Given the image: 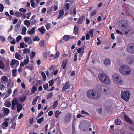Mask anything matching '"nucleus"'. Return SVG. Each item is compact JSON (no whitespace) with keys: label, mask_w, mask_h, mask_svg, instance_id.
I'll list each match as a JSON object with an SVG mask.
<instances>
[{"label":"nucleus","mask_w":134,"mask_h":134,"mask_svg":"<svg viewBox=\"0 0 134 134\" xmlns=\"http://www.w3.org/2000/svg\"><path fill=\"white\" fill-rule=\"evenodd\" d=\"M119 23L120 24L123 28H125L128 24V21L126 20H121L119 21Z\"/></svg>","instance_id":"9d476101"},{"label":"nucleus","mask_w":134,"mask_h":134,"mask_svg":"<svg viewBox=\"0 0 134 134\" xmlns=\"http://www.w3.org/2000/svg\"><path fill=\"white\" fill-rule=\"evenodd\" d=\"M43 86L44 90H47L48 87V85L47 83L45 85H43Z\"/></svg>","instance_id":"338daca9"},{"label":"nucleus","mask_w":134,"mask_h":134,"mask_svg":"<svg viewBox=\"0 0 134 134\" xmlns=\"http://www.w3.org/2000/svg\"><path fill=\"white\" fill-rule=\"evenodd\" d=\"M58 100H56L54 103L53 105V109H55L57 106L58 104Z\"/></svg>","instance_id":"c03bdc74"},{"label":"nucleus","mask_w":134,"mask_h":134,"mask_svg":"<svg viewBox=\"0 0 134 134\" xmlns=\"http://www.w3.org/2000/svg\"><path fill=\"white\" fill-rule=\"evenodd\" d=\"M36 16V15H34L30 19L31 23L32 25H34L37 22L36 20L35 19Z\"/></svg>","instance_id":"a211bd4d"},{"label":"nucleus","mask_w":134,"mask_h":134,"mask_svg":"<svg viewBox=\"0 0 134 134\" xmlns=\"http://www.w3.org/2000/svg\"><path fill=\"white\" fill-rule=\"evenodd\" d=\"M129 58L131 59L130 62L129 63V64H130L134 62V56L133 55H131L129 56Z\"/></svg>","instance_id":"c85d7f7f"},{"label":"nucleus","mask_w":134,"mask_h":134,"mask_svg":"<svg viewBox=\"0 0 134 134\" xmlns=\"http://www.w3.org/2000/svg\"><path fill=\"white\" fill-rule=\"evenodd\" d=\"M87 97L91 99L96 100L99 98L100 93L99 92L92 89H90L87 92Z\"/></svg>","instance_id":"f257e3e1"},{"label":"nucleus","mask_w":134,"mask_h":134,"mask_svg":"<svg viewBox=\"0 0 134 134\" xmlns=\"http://www.w3.org/2000/svg\"><path fill=\"white\" fill-rule=\"evenodd\" d=\"M30 23V21L27 20H25L24 22V24L26 26L28 27H29Z\"/></svg>","instance_id":"473e14b6"},{"label":"nucleus","mask_w":134,"mask_h":134,"mask_svg":"<svg viewBox=\"0 0 134 134\" xmlns=\"http://www.w3.org/2000/svg\"><path fill=\"white\" fill-rule=\"evenodd\" d=\"M26 68L31 70H33L34 69V65L31 64H30L26 66Z\"/></svg>","instance_id":"c9c22d12"},{"label":"nucleus","mask_w":134,"mask_h":134,"mask_svg":"<svg viewBox=\"0 0 134 134\" xmlns=\"http://www.w3.org/2000/svg\"><path fill=\"white\" fill-rule=\"evenodd\" d=\"M15 16L18 17H23L24 19H25L26 17L24 14L18 11L15 12Z\"/></svg>","instance_id":"9b49d317"},{"label":"nucleus","mask_w":134,"mask_h":134,"mask_svg":"<svg viewBox=\"0 0 134 134\" xmlns=\"http://www.w3.org/2000/svg\"><path fill=\"white\" fill-rule=\"evenodd\" d=\"M26 9H24L23 8H21L19 9V11L20 12H22L23 13H25L26 11Z\"/></svg>","instance_id":"5fc2aeb1"},{"label":"nucleus","mask_w":134,"mask_h":134,"mask_svg":"<svg viewBox=\"0 0 134 134\" xmlns=\"http://www.w3.org/2000/svg\"><path fill=\"white\" fill-rule=\"evenodd\" d=\"M35 55V52L33 51H32L31 52V55L30 56V58L31 59L34 58Z\"/></svg>","instance_id":"864d4df0"},{"label":"nucleus","mask_w":134,"mask_h":134,"mask_svg":"<svg viewBox=\"0 0 134 134\" xmlns=\"http://www.w3.org/2000/svg\"><path fill=\"white\" fill-rule=\"evenodd\" d=\"M40 40V38L38 37L37 36H36L35 38H34L33 40L34 41H38Z\"/></svg>","instance_id":"774afa93"},{"label":"nucleus","mask_w":134,"mask_h":134,"mask_svg":"<svg viewBox=\"0 0 134 134\" xmlns=\"http://www.w3.org/2000/svg\"><path fill=\"white\" fill-rule=\"evenodd\" d=\"M18 99L16 98H14L12 101L11 109L12 110H14L15 109V107L16 105L18 104Z\"/></svg>","instance_id":"6e6552de"},{"label":"nucleus","mask_w":134,"mask_h":134,"mask_svg":"<svg viewBox=\"0 0 134 134\" xmlns=\"http://www.w3.org/2000/svg\"><path fill=\"white\" fill-rule=\"evenodd\" d=\"M128 52L130 53H134V44L131 43L129 44L127 47Z\"/></svg>","instance_id":"39448f33"},{"label":"nucleus","mask_w":134,"mask_h":134,"mask_svg":"<svg viewBox=\"0 0 134 134\" xmlns=\"http://www.w3.org/2000/svg\"><path fill=\"white\" fill-rule=\"evenodd\" d=\"M19 64V62L18 60L16 59H13L11 62L10 66L12 68H14L13 66L15 65H16V66L15 67L16 68L18 66Z\"/></svg>","instance_id":"0eeeda50"},{"label":"nucleus","mask_w":134,"mask_h":134,"mask_svg":"<svg viewBox=\"0 0 134 134\" xmlns=\"http://www.w3.org/2000/svg\"><path fill=\"white\" fill-rule=\"evenodd\" d=\"M71 119V114L70 113H68L65 116L64 121L65 123H67L70 121Z\"/></svg>","instance_id":"ddd939ff"},{"label":"nucleus","mask_w":134,"mask_h":134,"mask_svg":"<svg viewBox=\"0 0 134 134\" xmlns=\"http://www.w3.org/2000/svg\"><path fill=\"white\" fill-rule=\"evenodd\" d=\"M128 31H126L125 32L124 35L126 36L131 35L133 34V29L131 27L129 28L128 30Z\"/></svg>","instance_id":"f8f14e48"},{"label":"nucleus","mask_w":134,"mask_h":134,"mask_svg":"<svg viewBox=\"0 0 134 134\" xmlns=\"http://www.w3.org/2000/svg\"><path fill=\"white\" fill-rule=\"evenodd\" d=\"M38 97L39 96H37L33 99L32 103V104L33 105H35L36 104V102L38 100Z\"/></svg>","instance_id":"58836bf2"},{"label":"nucleus","mask_w":134,"mask_h":134,"mask_svg":"<svg viewBox=\"0 0 134 134\" xmlns=\"http://www.w3.org/2000/svg\"><path fill=\"white\" fill-rule=\"evenodd\" d=\"M94 31L93 29H91L89 31V33L91 35L92 37L93 36Z\"/></svg>","instance_id":"6e6d98bb"},{"label":"nucleus","mask_w":134,"mask_h":134,"mask_svg":"<svg viewBox=\"0 0 134 134\" xmlns=\"http://www.w3.org/2000/svg\"><path fill=\"white\" fill-rule=\"evenodd\" d=\"M25 45H26V44L24 43V42H21L20 44V47L21 48H23L24 47Z\"/></svg>","instance_id":"bf43d9fd"},{"label":"nucleus","mask_w":134,"mask_h":134,"mask_svg":"<svg viewBox=\"0 0 134 134\" xmlns=\"http://www.w3.org/2000/svg\"><path fill=\"white\" fill-rule=\"evenodd\" d=\"M124 118L126 121H127L131 124H132L133 123L132 120H131L127 116L125 115L124 116Z\"/></svg>","instance_id":"6ab92c4d"},{"label":"nucleus","mask_w":134,"mask_h":134,"mask_svg":"<svg viewBox=\"0 0 134 134\" xmlns=\"http://www.w3.org/2000/svg\"><path fill=\"white\" fill-rule=\"evenodd\" d=\"M5 87L3 84L0 83V90L2 91L5 89Z\"/></svg>","instance_id":"3c124183"},{"label":"nucleus","mask_w":134,"mask_h":134,"mask_svg":"<svg viewBox=\"0 0 134 134\" xmlns=\"http://www.w3.org/2000/svg\"><path fill=\"white\" fill-rule=\"evenodd\" d=\"M84 47L85 45H83L81 47L79 48L77 50V52L80 53L79 55V57H80L81 58L82 56L83 55L84 53Z\"/></svg>","instance_id":"423d86ee"},{"label":"nucleus","mask_w":134,"mask_h":134,"mask_svg":"<svg viewBox=\"0 0 134 134\" xmlns=\"http://www.w3.org/2000/svg\"><path fill=\"white\" fill-rule=\"evenodd\" d=\"M97 13L96 11L95 10H93L91 13L90 14V16L91 17H92L94 15H95Z\"/></svg>","instance_id":"a18cd8bd"},{"label":"nucleus","mask_w":134,"mask_h":134,"mask_svg":"<svg viewBox=\"0 0 134 134\" xmlns=\"http://www.w3.org/2000/svg\"><path fill=\"white\" fill-rule=\"evenodd\" d=\"M97 86L98 89L100 90L102 92H103V90L105 88V86L101 84L98 85Z\"/></svg>","instance_id":"4be33fe9"},{"label":"nucleus","mask_w":134,"mask_h":134,"mask_svg":"<svg viewBox=\"0 0 134 134\" xmlns=\"http://www.w3.org/2000/svg\"><path fill=\"white\" fill-rule=\"evenodd\" d=\"M2 111L3 114V116L4 117L8 115L10 111L9 109L5 107H3L2 109Z\"/></svg>","instance_id":"1a4fd4ad"},{"label":"nucleus","mask_w":134,"mask_h":134,"mask_svg":"<svg viewBox=\"0 0 134 134\" xmlns=\"http://www.w3.org/2000/svg\"><path fill=\"white\" fill-rule=\"evenodd\" d=\"M77 52H76L74 54V62H75L77 61Z\"/></svg>","instance_id":"e2e57ef3"},{"label":"nucleus","mask_w":134,"mask_h":134,"mask_svg":"<svg viewBox=\"0 0 134 134\" xmlns=\"http://www.w3.org/2000/svg\"><path fill=\"white\" fill-rule=\"evenodd\" d=\"M103 91L104 93L106 94H108L109 92V90L106 87H105V88L103 90Z\"/></svg>","instance_id":"72a5a7b5"},{"label":"nucleus","mask_w":134,"mask_h":134,"mask_svg":"<svg viewBox=\"0 0 134 134\" xmlns=\"http://www.w3.org/2000/svg\"><path fill=\"white\" fill-rule=\"evenodd\" d=\"M35 0H30V3L31 6L33 8H35L36 7V5H35V3L34 2V1Z\"/></svg>","instance_id":"49530a36"},{"label":"nucleus","mask_w":134,"mask_h":134,"mask_svg":"<svg viewBox=\"0 0 134 134\" xmlns=\"http://www.w3.org/2000/svg\"><path fill=\"white\" fill-rule=\"evenodd\" d=\"M81 114H85L87 115H89V114L87 112H86L85 111L82 110L81 111Z\"/></svg>","instance_id":"680f3d73"},{"label":"nucleus","mask_w":134,"mask_h":134,"mask_svg":"<svg viewBox=\"0 0 134 134\" xmlns=\"http://www.w3.org/2000/svg\"><path fill=\"white\" fill-rule=\"evenodd\" d=\"M17 112L18 113H19L22 109L23 107L22 105L20 104H18L16 106Z\"/></svg>","instance_id":"aec40b11"},{"label":"nucleus","mask_w":134,"mask_h":134,"mask_svg":"<svg viewBox=\"0 0 134 134\" xmlns=\"http://www.w3.org/2000/svg\"><path fill=\"white\" fill-rule=\"evenodd\" d=\"M70 86L69 85V82L68 81L66 82L63 86L62 88V90L63 91H65L67 89L70 88Z\"/></svg>","instance_id":"2eb2a0df"},{"label":"nucleus","mask_w":134,"mask_h":134,"mask_svg":"<svg viewBox=\"0 0 134 134\" xmlns=\"http://www.w3.org/2000/svg\"><path fill=\"white\" fill-rule=\"evenodd\" d=\"M104 63L105 66H108L110 64V60L109 59H106L104 61Z\"/></svg>","instance_id":"412c9836"},{"label":"nucleus","mask_w":134,"mask_h":134,"mask_svg":"<svg viewBox=\"0 0 134 134\" xmlns=\"http://www.w3.org/2000/svg\"><path fill=\"white\" fill-rule=\"evenodd\" d=\"M68 59H66L63 60L61 65V68L63 69H65L68 62Z\"/></svg>","instance_id":"dca6fc26"},{"label":"nucleus","mask_w":134,"mask_h":134,"mask_svg":"<svg viewBox=\"0 0 134 134\" xmlns=\"http://www.w3.org/2000/svg\"><path fill=\"white\" fill-rule=\"evenodd\" d=\"M64 11L62 10H60L59 13V15L57 17V18L58 19L60 18L64 14Z\"/></svg>","instance_id":"c756f323"},{"label":"nucleus","mask_w":134,"mask_h":134,"mask_svg":"<svg viewBox=\"0 0 134 134\" xmlns=\"http://www.w3.org/2000/svg\"><path fill=\"white\" fill-rule=\"evenodd\" d=\"M53 94L51 93H50L47 96V99H49L50 98L52 97Z\"/></svg>","instance_id":"69168bd1"},{"label":"nucleus","mask_w":134,"mask_h":134,"mask_svg":"<svg viewBox=\"0 0 134 134\" xmlns=\"http://www.w3.org/2000/svg\"><path fill=\"white\" fill-rule=\"evenodd\" d=\"M103 83L107 85H109L110 83V80L109 78L107 76L104 79L103 81L102 82Z\"/></svg>","instance_id":"f3484780"},{"label":"nucleus","mask_w":134,"mask_h":134,"mask_svg":"<svg viewBox=\"0 0 134 134\" xmlns=\"http://www.w3.org/2000/svg\"><path fill=\"white\" fill-rule=\"evenodd\" d=\"M51 24L50 23H47L45 25V27L47 30H49L51 28Z\"/></svg>","instance_id":"ea45409f"},{"label":"nucleus","mask_w":134,"mask_h":134,"mask_svg":"<svg viewBox=\"0 0 134 134\" xmlns=\"http://www.w3.org/2000/svg\"><path fill=\"white\" fill-rule=\"evenodd\" d=\"M38 30L42 34H44L46 31V30L44 27L43 26H41V28H39L38 29Z\"/></svg>","instance_id":"b1692460"},{"label":"nucleus","mask_w":134,"mask_h":134,"mask_svg":"<svg viewBox=\"0 0 134 134\" xmlns=\"http://www.w3.org/2000/svg\"><path fill=\"white\" fill-rule=\"evenodd\" d=\"M130 93L128 91H122L121 93V97L126 101H128L130 98Z\"/></svg>","instance_id":"20e7f679"},{"label":"nucleus","mask_w":134,"mask_h":134,"mask_svg":"<svg viewBox=\"0 0 134 134\" xmlns=\"http://www.w3.org/2000/svg\"><path fill=\"white\" fill-rule=\"evenodd\" d=\"M29 59H25L23 62V63L25 65H27L28 64L29 62Z\"/></svg>","instance_id":"13d9d810"},{"label":"nucleus","mask_w":134,"mask_h":134,"mask_svg":"<svg viewBox=\"0 0 134 134\" xmlns=\"http://www.w3.org/2000/svg\"><path fill=\"white\" fill-rule=\"evenodd\" d=\"M60 55V53L59 51L56 52L55 56L54 57V59L58 57Z\"/></svg>","instance_id":"0e129e2a"},{"label":"nucleus","mask_w":134,"mask_h":134,"mask_svg":"<svg viewBox=\"0 0 134 134\" xmlns=\"http://www.w3.org/2000/svg\"><path fill=\"white\" fill-rule=\"evenodd\" d=\"M70 38V36L68 35H65L63 37L64 40L65 41L68 40Z\"/></svg>","instance_id":"37998d69"},{"label":"nucleus","mask_w":134,"mask_h":134,"mask_svg":"<svg viewBox=\"0 0 134 134\" xmlns=\"http://www.w3.org/2000/svg\"><path fill=\"white\" fill-rule=\"evenodd\" d=\"M83 16H81L80 17L77 21V23L78 24H81L82 23L83 19Z\"/></svg>","instance_id":"7c9ffc66"},{"label":"nucleus","mask_w":134,"mask_h":134,"mask_svg":"<svg viewBox=\"0 0 134 134\" xmlns=\"http://www.w3.org/2000/svg\"><path fill=\"white\" fill-rule=\"evenodd\" d=\"M112 78L115 83L119 85H122L123 80L121 77L117 73H114L113 74Z\"/></svg>","instance_id":"f03ea898"},{"label":"nucleus","mask_w":134,"mask_h":134,"mask_svg":"<svg viewBox=\"0 0 134 134\" xmlns=\"http://www.w3.org/2000/svg\"><path fill=\"white\" fill-rule=\"evenodd\" d=\"M4 7L3 5L2 4H0V12H2L3 10Z\"/></svg>","instance_id":"4d7b16f0"},{"label":"nucleus","mask_w":134,"mask_h":134,"mask_svg":"<svg viewBox=\"0 0 134 134\" xmlns=\"http://www.w3.org/2000/svg\"><path fill=\"white\" fill-rule=\"evenodd\" d=\"M78 31H79L78 27L76 26H74V29L73 33L75 35H76L78 34Z\"/></svg>","instance_id":"5701e85b"},{"label":"nucleus","mask_w":134,"mask_h":134,"mask_svg":"<svg viewBox=\"0 0 134 134\" xmlns=\"http://www.w3.org/2000/svg\"><path fill=\"white\" fill-rule=\"evenodd\" d=\"M1 80L2 81H3L7 82L8 80V78L7 76H3L1 77Z\"/></svg>","instance_id":"bb28decb"},{"label":"nucleus","mask_w":134,"mask_h":134,"mask_svg":"<svg viewBox=\"0 0 134 134\" xmlns=\"http://www.w3.org/2000/svg\"><path fill=\"white\" fill-rule=\"evenodd\" d=\"M15 57L17 59L21 60L22 59H21V55L18 52L16 53L15 55Z\"/></svg>","instance_id":"cd10ccee"},{"label":"nucleus","mask_w":134,"mask_h":134,"mask_svg":"<svg viewBox=\"0 0 134 134\" xmlns=\"http://www.w3.org/2000/svg\"><path fill=\"white\" fill-rule=\"evenodd\" d=\"M5 105L7 107L9 108L11 105V103L9 101H6L4 103Z\"/></svg>","instance_id":"4c0bfd02"},{"label":"nucleus","mask_w":134,"mask_h":134,"mask_svg":"<svg viewBox=\"0 0 134 134\" xmlns=\"http://www.w3.org/2000/svg\"><path fill=\"white\" fill-rule=\"evenodd\" d=\"M27 30V29L26 27H23L22 29V34L25 35L26 34V32Z\"/></svg>","instance_id":"8fccbe9b"},{"label":"nucleus","mask_w":134,"mask_h":134,"mask_svg":"<svg viewBox=\"0 0 134 134\" xmlns=\"http://www.w3.org/2000/svg\"><path fill=\"white\" fill-rule=\"evenodd\" d=\"M22 39V36L20 35L18 36L16 39V41L17 42H18Z\"/></svg>","instance_id":"603ef678"},{"label":"nucleus","mask_w":134,"mask_h":134,"mask_svg":"<svg viewBox=\"0 0 134 134\" xmlns=\"http://www.w3.org/2000/svg\"><path fill=\"white\" fill-rule=\"evenodd\" d=\"M4 68V65L3 62L1 61H0V69H3Z\"/></svg>","instance_id":"09e8293b"},{"label":"nucleus","mask_w":134,"mask_h":134,"mask_svg":"<svg viewBox=\"0 0 134 134\" xmlns=\"http://www.w3.org/2000/svg\"><path fill=\"white\" fill-rule=\"evenodd\" d=\"M44 117L42 116V117L38 119L37 121V122L39 124L41 123L44 120Z\"/></svg>","instance_id":"79ce46f5"},{"label":"nucleus","mask_w":134,"mask_h":134,"mask_svg":"<svg viewBox=\"0 0 134 134\" xmlns=\"http://www.w3.org/2000/svg\"><path fill=\"white\" fill-rule=\"evenodd\" d=\"M37 88L35 86H33L32 87L31 89L32 92L34 93L37 91Z\"/></svg>","instance_id":"de8ad7c7"},{"label":"nucleus","mask_w":134,"mask_h":134,"mask_svg":"<svg viewBox=\"0 0 134 134\" xmlns=\"http://www.w3.org/2000/svg\"><path fill=\"white\" fill-rule=\"evenodd\" d=\"M23 54H26L29 53L30 52L29 49L26 48L23 50Z\"/></svg>","instance_id":"e433bc0d"},{"label":"nucleus","mask_w":134,"mask_h":134,"mask_svg":"<svg viewBox=\"0 0 134 134\" xmlns=\"http://www.w3.org/2000/svg\"><path fill=\"white\" fill-rule=\"evenodd\" d=\"M119 70L120 72L124 75H128L130 73V69L126 65H121Z\"/></svg>","instance_id":"7ed1b4c3"},{"label":"nucleus","mask_w":134,"mask_h":134,"mask_svg":"<svg viewBox=\"0 0 134 134\" xmlns=\"http://www.w3.org/2000/svg\"><path fill=\"white\" fill-rule=\"evenodd\" d=\"M107 76L104 73H100L99 74L98 77L100 80L102 82L103 81V80Z\"/></svg>","instance_id":"4468645a"},{"label":"nucleus","mask_w":134,"mask_h":134,"mask_svg":"<svg viewBox=\"0 0 134 134\" xmlns=\"http://www.w3.org/2000/svg\"><path fill=\"white\" fill-rule=\"evenodd\" d=\"M8 125L9 124L8 122L7 121H5L2 124L1 126L3 129H5V128L4 127V126L5 127H8Z\"/></svg>","instance_id":"393cba45"},{"label":"nucleus","mask_w":134,"mask_h":134,"mask_svg":"<svg viewBox=\"0 0 134 134\" xmlns=\"http://www.w3.org/2000/svg\"><path fill=\"white\" fill-rule=\"evenodd\" d=\"M16 125V123H13L12 124V125H11V127L10 128V129H15V126Z\"/></svg>","instance_id":"052dcab7"},{"label":"nucleus","mask_w":134,"mask_h":134,"mask_svg":"<svg viewBox=\"0 0 134 134\" xmlns=\"http://www.w3.org/2000/svg\"><path fill=\"white\" fill-rule=\"evenodd\" d=\"M44 45V40H41L40 42L39 46L40 47H43Z\"/></svg>","instance_id":"a19ab883"},{"label":"nucleus","mask_w":134,"mask_h":134,"mask_svg":"<svg viewBox=\"0 0 134 134\" xmlns=\"http://www.w3.org/2000/svg\"><path fill=\"white\" fill-rule=\"evenodd\" d=\"M35 28L33 27L31 29L30 31H27L28 34L29 35H32L34 34L35 32Z\"/></svg>","instance_id":"a878e982"},{"label":"nucleus","mask_w":134,"mask_h":134,"mask_svg":"<svg viewBox=\"0 0 134 134\" xmlns=\"http://www.w3.org/2000/svg\"><path fill=\"white\" fill-rule=\"evenodd\" d=\"M115 124L117 125H120L121 123V121L119 119H117L115 120Z\"/></svg>","instance_id":"2f4dec72"},{"label":"nucleus","mask_w":134,"mask_h":134,"mask_svg":"<svg viewBox=\"0 0 134 134\" xmlns=\"http://www.w3.org/2000/svg\"><path fill=\"white\" fill-rule=\"evenodd\" d=\"M62 113V112H59V111L58 110L56 111L55 113V115L56 118H59V115L60 114Z\"/></svg>","instance_id":"f704fd0d"}]
</instances>
